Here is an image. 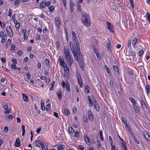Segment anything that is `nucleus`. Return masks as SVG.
Wrapping results in <instances>:
<instances>
[{"label": "nucleus", "instance_id": "obj_1", "mask_svg": "<svg viewBox=\"0 0 150 150\" xmlns=\"http://www.w3.org/2000/svg\"><path fill=\"white\" fill-rule=\"evenodd\" d=\"M69 45L71 50L74 55L75 59L77 62L78 61L79 59L80 60L82 59V55L80 53V56L77 53V48L75 46V48L74 49V46L71 42H69Z\"/></svg>", "mask_w": 150, "mask_h": 150}, {"label": "nucleus", "instance_id": "obj_2", "mask_svg": "<svg viewBox=\"0 0 150 150\" xmlns=\"http://www.w3.org/2000/svg\"><path fill=\"white\" fill-rule=\"evenodd\" d=\"M81 20L83 24L86 26L89 27L91 23L89 19V16L87 13H83L81 14Z\"/></svg>", "mask_w": 150, "mask_h": 150}, {"label": "nucleus", "instance_id": "obj_3", "mask_svg": "<svg viewBox=\"0 0 150 150\" xmlns=\"http://www.w3.org/2000/svg\"><path fill=\"white\" fill-rule=\"evenodd\" d=\"M72 38L73 40V42L74 45V46L77 47V52L79 56L80 55V49L79 45V42L78 41L77 38L76 37V33L74 31L72 32Z\"/></svg>", "mask_w": 150, "mask_h": 150}, {"label": "nucleus", "instance_id": "obj_4", "mask_svg": "<svg viewBox=\"0 0 150 150\" xmlns=\"http://www.w3.org/2000/svg\"><path fill=\"white\" fill-rule=\"evenodd\" d=\"M6 30L8 35L10 37L12 38L13 36V32L12 28L10 26H7Z\"/></svg>", "mask_w": 150, "mask_h": 150}, {"label": "nucleus", "instance_id": "obj_5", "mask_svg": "<svg viewBox=\"0 0 150 150\" xmlns=\"http://www.w3.org/2000/svg\"><path fill=\"white\" fill-rule=\"evenodd\" d=\"M61 84L63 88L66 87V89L67 91H70V85L69 83L67 82L65 84L64 81H62V82L61 83Z\"/></svg>", "mask_w": 150, "mask_h": 150}, {"label": "nucleus", "instance_id": "obj_6", "mask_svg": "<svg viewBox=\"0 0 150 150\" xmlns=\"http://www.w3.org/2000/svg\"><path fill=\"white\" fill-rule=\"evenodd\" d=\"M93 100L94 102V106L95 107V109L97 111H99V107L98 105V104L97 102L96 101V99L95 98H94V100L93 98Z\"/></svg>", "mask_w": 150, "mask_h": 150}, {"label": "nucleus", "instance_id": "obj_7", "mask_svg": "<svg viewBox=\"0 0 150 150\" xmlns=\"http://www.w3.org/2000/svg\"><path fill=\"white\" fill-rule=\"evenodd\" d=\"M64 70V75L65 76H67L69 72V69L67 66L66 67H63Z\"/></svg>", "mask_w": 150, "mask_h": 150}, {"label": "nucleus", "instance_id": "obj_8", "mask_svg": "<svg viewBox=\"0 0 150 150\" xmlns=\"http://www.w3.org/2000/svg\"><path fill=\"white\" fill-rule=\"evenodd\" d=\"M66 61L69 66H70L71 65L72 63V59L71 57L66 59Z\"/></svg>", "mask_w": 150, "mask_h": 150}, {"label": "nucleus", "instance_id": "obj_9", "mask_svg": "<svg viewBox=\"0 0 150 150\" xmlns=\"http://www.w3.org/2000/svg\"><path fill=\"white\" fill-rule=\"evenodd\" d=\"M21 141L19 138H17L16 140L15 146L17 147H19L20 145Z\"/></svg>", "mask_w": 150, "mask_h": 150}, {"label": "nucleus", "instance_id": "obj_10", "mask_svg": "<svg viewBox=\"0 0 150 150\" xmlns=\"http://www.w3.org/2000/svg\"><path fill=\"white\" fill-rule=\"evenodd\" d=\"M55 24L57 26H59L60 25L61 23L59 18L57 17L55 19Z\"/></svg>", "mask_w": 150, "mask_h": 150}, {"label": "nucleus", "instance_id": "obj_11", "mask_svg": "<svg viewBox=\"0 0 150 150\" xmlns=\"http://www.w3.org/2000/svg\"><path fill=\"white\" fill-rule=\"evenodd\" d=\"M144 135L145 138L148 141L150 142V137L149 134L146 132H144Z\"/></svg>", "mask_w": 150, "mask_h": 150}, {"label": "nucleus", "instance_id": "obj_12", "mask_svg": "<svg viewBox=\"0 0 150 150\" xmlns=\"http://www.w3.org/2000/svg\"><path fill=\"white\" fill-rule=\"evenodd\" d=\"M64 52L65 55H70L69 50L65 46L64 47Z\"/></svg>", "mask_w": 150, "mask_h": 150}, {"label": "nucleus", "instance_id": "obj_13", "mask_svg": "<svg viewBox=\"0 0 150 150\" xmlns=\"http://www.w3.org/2000/svg\"><path fill=\"white\" fill-rule=\"evenodd\" d=\"M57 96L58 98L61 100L62 98V92L61 90H58L57 92Z\"/></svg>", "mask_w": 150, "mask_h": 150}, {"label": "nucleus", "instance_id": "obj_14", "mask_svg": "<svg viewBox=\"0 0 150 150\" xmlns=\"http://www.w3.org/2000/svg\"><path fill=\"white\" fill-rule=\"evenodd\" d=\"M77 76L78 82L80 86L82 88L83 87V83L81 78L80 77H79L78 75H77Z\"/></svg>", "mask_w": 150, "mask_h": 150}, {"label": "nucleus", "instance_id": "obj_15", "mask_svg": "<svg viewBox=\"0 0 150 150\" xmlns=\"http://www.w3.org/2000/svg\"><path fill=\"white\" fill-rule=\"evenodd\" d=\"M59 64L61 66L63 67L67 66L66 63L64 60L61 62H59Z\"/></svg>", "mask_w": 150, "mask_h": 150}, {"label": "nucleus", "instance_id": "obj_16", "mask_svg": "<svg viewBox=\"0 0 150 150\" xmlns=\"http://www.w3.org/2000/svg\"><path fill=\"white\" fill-rule=\"evenodd\" d=\"M108 25H107V28L110 30L112 31V27L113 25L112 24L109 23L108 22H107Z\"/></svg>", "mask_w": 150, "mask_h": 150}, {"label": "nucleus", "instance_id": "obj_17", "mask_svg": "<svg viewBox=\"0 0 150 150\" xmlns=\"http://www.w3.org/2000/svg\"><path fill=\"white\" fill-rule=\"evenodd\" d=\"M22 96H23L24 100L25 102H27L28 101V97L26 94H23Z\"/></svg>", "mask_w": 150, "mask_h": 150}, {"label": "nucleus", "instance_id": "obj_18", "mask_svg": "<svg viewBox=\"0 0 150 150\" xmlns=\"http://www.w3.org/2000/svg\"><path fill=\"white\" fill-rule=\"evenodd\" d=\"M45 1H43L41 2L40 5V8H45Z\"/></svg>", "mask_w": 150, "mask_h": 150}, {"label": "nucleus", "instance_id": "obj_19", "mask_svg": "<svg viewBox=\"0 0 150 150\" xmlns=\"http://www.w3.org/2000/svg\"><path fill=\"white\" fill-rule=\"evenodd\" d=\"M132 40H129L128 41V44H127V47L130 50L132 49L131 47V43H132Z\"/></svg>", "mask_w": 150, "mask_h": 150}, {"label": "nucleus", "instance_id": "obj_20", "mask_svg": "<svg viewBox=\"0 0 150 150\" xmlns=\"http://www.w3.org/2000/svg\"><path fill=\"white\" fill-rule=\"evenodd\" d=\"M146 91H147V93L148 95H149V93L150 91V86L149 85H146L145 87Z\"/></svg>", "mask_w": 150, "mask_h": 150}, {"label": "nucleus", "instance_id": "obj_21", "mask_svg": "<svg viewBox=\"0 0 150 150\" xmlns=\"http://www.w3.org/2000/svg\"><path fill=\"white\" fill-rule=\"evenodd\" d=\"M140 103L143 108H146V105L142 99L140 100Z\"/></svg>", "mask_w": 150, "mask_h": 150}, {"label": "nucleus", "instance_id": "obj_22", "mask_svg": "<svg viewBox=\"0 0 150 150\" xmlns=\"http://www.w3.org/2000/svg\"><path fill=\"white\" fill-rule=\"evenodd\" d=\"M70 12L71 13H72L73 10H74V4L73 3H72L71 2L70 3Z\"/></svg>", "mask_w": 150, "mask_h": 150}, {"label": "nucleus", "instance_id": "obj_23", "mask_svg": "<svg viewBox=\"0 0 150 150\" xmlns=\"http://www.w3.org/2000/svg\"><path fill=\"white\" fill-rule=\"evenodd\" d=\"M51 109L50 105V104H48L46 106L45 109L47 111H49Z\"/></svg>", "mask_w": 150, "mask_h": 150}, {"label": "nucleus", "instance_id": "obj_24", "mask_svg": "<svg viewBox=\"0 0 150 150\" xmlns=\"http://www.w3.org/2000/svg\"><path fill=\"white\" fill-rule=\"evenodd\" d=\"M41 144L40 141L37 140L35 143V145L37 147H40Z\"/></svg>", "mask_w": 150, "mask_h": 150}, {"label": "nucleus", "instance_id": "obj_25", "mask_svg": "<svg viewBox=\"0 0 150 150\" xmlns=\"http://www.w3.org/2000/svg\"><path fill=\"white\" fill-rule=\"evenodd\" d=\"M64 146L63 145H58L57 146V149L58 150H62L64 149Z\"/></svg>", "mask_w": 150, "mask_h": 150}, {"label": "nucleus", "instance_id": "obj_26", "mask_svg": "<svg viewBox=\"0 0 150 150\" xmlns=\"http://www.w3.org/2000/svg\"><path fill=\"white\" fill-rule=\"evenodd\" d=\"M79 65L81 67V69L82 70H84V66L83 62L81 61H80L79 63Z\"/></svg>", "mask_w": 150, "mask_h": 150}, {"label": "nucleus", "instance_id": "obj_27", "mask_svg": "<svg viewBox=\"0 0 150 150\" xmlns=\"http://www.w3.org/2000/svg\"><path fill=\"white\" fill-rule=\"evenodd\" d=\"M41 148L42 150H47V146H45L43 143H41Z\"/></svg>", "mask_w": 150, "mask_h": 150}, {"label": "nucleus", "instance_id": "obj_28", "mask_svg": "<svg viewBox=\"0 0 150 150\" xmlns=\"http://www.w3.org/2000/svg\"><path fill=\"white\" fill-rule=\"evenodd\" d=\"M108 40H109V42H108V43L107 44V47L108 48V50H111L112 48L109 39Z\"/></svg>", "mask_w": 150, "mask_h": 150}, {"label": "nucleus", "instance_id": "obj_29", "mask_svg": "<svg viewBox=\"0 0 150 150\" xmlns=\"http://www.w3.org/2000/svg\"><path fill=\"white\" fill-rule=\"evenodd\" d=\"M105 69L106 70V71L109 74H110V75H111V73L110 72V71L108 68V67L106 65L105 66Z\"/></svg>", "mask_w": 150, "mask_h": 150}, {"label": "nucleus", "instance_id": "obj_30", "mask_svg": "<svg viewBox=\"0 0 150 150\" xmlns=\"http://www.w3.org/2000/svg\"><path fill=\"white\" fill-rule=\"evenodd\" d=\"M22 129L23 131V132L22 133V135L23 136L25 134V127L23 125H22Z\"/></svg>", "mask_w": 150, "mask_h": 150}, {"label": "nucleus", "instance_id": "obj_31", "mask_svg": "<svg viewBox=\"0 0 150 150\" xmlns=\"http://www.w3.org/2000/svg\"><path fill=\"white\" fill-rule=\"evenodd\" d=\"M64 112L66 115H70L69 110L67 109H66L64 110Z\"/></svg>", "mask_w": 150, "mask_h": 150}, {"label": "nucleus", "instance_id": "obj_32", "mask_svg": "<svg viewBox=\"0 0 150 150\" xmlns=\"http://www.w3.org/2000/svg\"><path fill=\"white\" fill-rule=\"evenodd\" d=\"M129 100L131 101L132 103L134 105L135 104H136V102L135 101V100L132 97H131L129 98Z\"/></svg>", "mask_w": 150, "mask_h": 150}, {"label": "nucleus", "instance_id": "obj_33", "mask_svg": "<svg viewBox=\"0 0 150 150\" xmlns=\"http://www.w3.org/2000/svg\"><path fill=\"white\" fill-rule=\"evenodd\" d=\"M100 139L102 141L104 140V138L103 135V131L102 130H100Z\"/></svg>", "mask_w": 150, "mask_h": 150}, {"label": "nucleus", "instance_id": "obj_34", "mask_svg": "<svg viewBox=\"0 0 150 150\" xmlns=\"http://www.w3.org/2000/svg\"><path fill=\"white\" fill-rule=\"evenodd\" d=\"M49 9V11L52 12L53 11L54 8L53 6H51L50 7H48Z\"/></svg>", "mask_w": 150, "mask_h": 150}, {"label": "nucleus", "instance_id": "obj_35", "mask_svg": "<svg viewBox=\"0 0 150 150\" xmlns=\"http://www.w3.org/2000/svg\"><path fill=\"white\" fill-rule=\"evenodd\" d=\"M137 39L136 38H134V39L133 40V41H132V45L133 46H135L137 41Z\"/></svg>", "mask_w": 150, "mask_h": 150}, {"label": "nucleus", "instance_id": "obj_36", "mask_svg": "<svg viewBox=\"0 0 150 150\" xmlns=\"http://www.w3.org/2000/svg\"><path fill=\"white\" fill-rule=\"evenodd\" d=\"M55 81H53L52 82V84L51 85V87H50V91H52V90L53 89L54 86L55 84Z\"/></svg>", "mask_w": 150, "mask_h": 150}, {"label": "nucleus", "instance_id": "obj_37", "mask_svg": "<svg viewBox=\"0 0 150 150\" xmlns=\"http://www.w3.org/2000/svg\"><path fill=\"white\" fill-rule=\"evenodd\" d=\"M113 68L114 70L117 73H119V69L118 67L116 66H113Z\"/></svg>", "mask_w": 150, "mask_h": 150}, {"label": "nucleus", "instance_id": "obj_38", "mask_svg": "<svg viewBox=\"0 0 150 150\" xmlns=\"http://www.w3.org/2000/svg\"><path fill=\"white\" fill-rule=\"evenodd\" d=\"M121 120L122 122L125 124L127 123L126 120L123 116H122L121 117Z\"/></svg>", "mask_w": 150, "mask_h": 150}, {"label": "nucleus", "instance_id": "obj_39", "mask_svg": "<svg viewBox=\"0 0 150 150\" xmlns=\"http://www.w3.org/2000/svg\"><path fill=\"white\" fill-rule=\"evenodd\" d=\"M125 127H126V129L127 130L128 129L129 130V131L130 132L131 129H130V127L129 125L128 124H127V123H126V124H125Z\"/></svg>", "mask_w": 150, "mask_h": 150}, {"label": "nucleus", "instance_id": "obj_40", "mask_svg": "<svg viewBox=\"0 0 150 150\" xmlns=\"http://www.w3.org/2000/svg\"><path fill=\"white\" fill-rule=\"evenodd\" d=\"M85 91L87 93H88L90 92L89 87L87 86H86L85 87Z\"/></svg>", "mask_w": 150, "mask_h": 150}, {"label": "nucleus", "instance_id": "obj_41", "mask_svg": "<svg viewBox=\"0 0 150 150\" xmlns=\"http://www.w3.org/2000/svg\"><path fill=\"white\" fill-rule=\"evenodd\" d=\"M133 109L136 112L139 111V108L137 106H134L133 108Z\"/></svg>", "mask_w": 150, "mask_h": 150}, {"label": "nucleus", "instance_id": "obj_42", "mask_svg": "<svg viewBox=\"0 0 150 150\" xmlns=\"http://www.w3.org/2000/svg\"><path fill=\"white\" fill-rule=\"evenodd\" d=\"M20 27V23H18L16 24L15 28L16 30H18Z\"/></svg>", "mask_w": 150, "mask_h": 150}, {"label": "nucleus", "instance_id": "obj_43", "mask_svg": "<svg viewBox=\"0 0 150 150\" xmlns=\"http://www.w3.org/2000/svg\"><path fill=\"white\" fill-rule=\"evenodd\" d=\"M121 143L122 147H124V146H126V143L124 140L121 141Z\"/></svg>", "mask_w": 150, "mask_h": 150}, {"label": "nucleus", "instance_id": "obj_44", "mask_svg": "<svg viewBox=\"0 0 150 150\" xmlns=\"http://www.w3.org/2000/svg\"><path fill=\"white\" fill-rule=\"evenodd\" d=\"M121 143L122 147H124V146H126V143L124 140L121 141Z\"/></svg>", "mask_w": 150, "mask_h": 150}, {"label": "nucleus", "instance_id": "obj_45", "mask_svg": "<svg viewBox=\"0 0 150 150\" xmlns=\"http://www.w3.org/2000/svg\"><path fill=\"white\" fill-rule=\"evenodd\" d=\"M121 143L122 147H124V146H126V143L124 140L121 141Z\"/></svg>", "mask_w": 150, "mask_h": 150}, {"label": "nucleus", "instance_id": "obj_46", "mask_svg": "<svg viewBox=\"0 0 150 150\" xmlns=\"http://www.w3.org/2000/svg\"><path fill=\"white\" fill-rule=\"evenodd\" d=\"M133 138L134 139L135 142L137 144H139V141L137 139V138L135 137L134 135L133 136Z\"/></svg>", "mask_w": 150, "mask_h": 150}, {"label": "nucleus", "instance_id": "obj_47", "mask_svg": "<svg viewBox=\"0 0 150 150\" xmlns=\"http://www.w3.org/2000/svg\"><path fill=\"white\" fill-rule=\"evenodd\" d=\"M45 62L47 66L49 67L50 66V63L49 60L47 59H45Z\"/></svg>", "mask_w": 150, "mask_h": 150}, {"label": "nucleus", "instance_id": "obj_48", "mask_svg": "<svg viewBox=\"0 0 150 150\" xmlns=\"http://www.w3.org/2000/svg\"><path fill=\"white\" fill-rule=\"evenodd\" d=\"M97 145L98 146V148L99 149H100L101 146V143L100 142L98 141H97Z\"/></svg>", "mask_w": 150, "mask_h": 150}, {"label": "nucleus", "instance_id": "obj_49", "mask_svg": "<svg viewBox=\"0 0 150 150\" xmlns=\"http://www.w3.org/2000/svg\"><path fill=\"white\" fill-rule=\"evenodd\" d=\"M11 67L13 69H16V67L15 64H12L11 65Z\"/></svg>", "mask_w": 150, "mask_h": 150}, {"label": "nucleus", "instance_id": "obj_50", "mask_svg": "<svg viewBox=\"0 0 150 150\" xmlns=\"http://www.w3.org/2000/svg\"><path fill=\"white\" fill-rule=\"evenodd\" d=\"M69 130L70 133H72L74 132V129L72 127H69Z\"/></svg>", "mask_w": 150, "mask_h": 150}, {"label": "nucleus", "instance_id": "obj_51", "mask_svg": "<svg viewBox=\"0 0 150 150\" xmlns=\"http://www.w3.org/2000/svg\"><path fill=\"white\" fill-rule=\"evenodd\" d=\"M78 149L79 150H83L84 149V147L82 145H80L79 146Z\"/></svg>", "mask_w": 150, "mask_h": 150}, {"label": "nucleus", "instance_id": "obj_52", "mask_svg": "<svg viewBox=\"0 0 150 150\" xmlns=\"http://www.w3.org/2000/svg\"><path fill=\"white\" fill-rule=\"evenodd\" d=\"M14 5L16 6L19 4V1L18 0H16L14 2Z\"/></svg>", "mask_w": 150, "mask_h": 150}, {"label": "nucleus", "instance_id": "obj_53", "mask_svg": "<svg viewBox=\"0 0 150 150\" xmlns=\"http://www.w3.org/2000/svg\"><path fill=\"white\" fill-rule=\"evenodd\" d=\"M79 133L78 132V131L76 132H75L74 133V136L76 138H78L79 137Z\"/></svg>", "mask_w": 150, "mask_h": 150}, {"label": "nucleus", "instance_id": "obj_54", "mask_svg": "<svg viewBox=\"0 0 150 150\" xmlns=\"http://www.w3.org/2000/svg\"><path fill=\"white\" fill-rule=\"evenodd\" d=\"M85 139L86 142H87L89 143H90V141L89 139V138L86 136V137L85 136Z\"/></svg>", "mask_w": 150, "mask_h": 150}, {"label": "nucleus", "instance_id": "obj_55", "mask_svg": "<svg viewBox=\"0 0 150 150\" xmlns=\"http://www.w3.org/2000/svg\"><path fill=\"white\" fill-rule=\"evenodd\" d=\"M4 132L6 133H7L8 131V127H5L4 129Z\"/></svg>", "mask_w": 150, "mask_h": 150}, {"label": "nucleus", "instance_id": "obj_56", "mask_svg": "<svg viewBox=\"0 0 150 150\" xmlns=\"http://www.w3.org/2000/svg\"><path fill=\"white\" fill-rule=\"evenodd\" d=\"M1 62L3 63H5L6 62V61L5 58L3 57L1 58Z\"/></svg>", "mask_w": 150, "mask_h": 150}, {"label": "nucleus", "instance_id": "obj_57", "mask_svg": "<svg viewBox=\"0 0 150 150\" xmlns=\"http://www.w3.org/2000/svg\"><path fill=\"white\" fill-rule=\"evenodd\" d=\"M3 23H4L3 25L1 21H0V25H1L2 28H3L5 26V23L3 22Z\"/></svg>", "mask_w": 150, "mask_h": 150}, {"label": "nucleus", "instance_id": "obj_58", "mask_svg": "<svg viewBox=\"0 0 150 150\" xmlns=\"http://www.w3.org/2000/svg\"><path fill=\"white\" fill-rule=\"evenodd\" d=\"M88 118L91 121H92L93 120V116H88Z\"/></svg>", "mask_w": 150, "mask_h": 150}, {"label": "nucleus", "instance_id": "obj_59", "mask_svg": "<svg viewBox=\"0 0 150 150\" xmlns=\"http://www.w3.org/2000/svg\"><path fill=\"white\" fill-rule=\"evenodd\" d=\"M144 53V51L143 50H142L139 52V55L140 56H141Z\"/></svg>", "mask_w": 150, "mask_h": 150}, {"label": "nucleus", "instance_id": "obj_60", "mask_svg": "<svg viewBox=\"0 0 150 150\" xmlns=\"http://www.w3.org/2000/svg\"><path fill=\"white\" fill-rule=\"evenodd\" d=\"M12 13V10H11V9H10L9 10L8 13V16H11Z\"/></svg>", "mask_w": 150, "mask_h": 150}, {"label": "nucleus", "instance_id": "obj_61", "mask_svg": "<svg viewBox=\"0 0 150 150\" xmlns=\"http://www.w3.org/2000/svg\"><path fill=\"white\" fill-rule=\"evenodd\" d=\"M93 105V102L92 100L89 101V105L90 106H92Z\"/></svg>", "mask_w": 150, "mask_h": 150}, {"label": "nucleus", "instance_id": "obj_62", "mask_svg": "<svg viewBox=\"0 0 150 150\" xmlns=\"http://www.w3.org/2000/svg\"><path fill=\"white\" fill-rule=\"evenodd\" d=\"M11 110L9 108H8L6 110H5L4 111L5 113H9L10 112Z\"/></svg>", "mask_w": 150, "mask_h": 150}, {"label": "nucleus", "instance_id": "obj_63", "mask_svg": "<svg viewBox=\"0 0 150 150\" xmlns=\"http://www.w3.org/2000/svg\"><path fill=\"white\" fill-rule=\"evenodd\" d=\"M83 120L84 121L86 122V123H87V118L86 116L84 115L83 116Z\"/></svg>", "mask_w": 150, "mask_h": 150}, {"label": "nucleus", "instance_id": "obj_64", "mask_svg": "<svg viewBox=\"0 0 150 150\" xmlns=\"http://www.w3.org/2000/svg\"><path fill=\"white\" fill-rule=\"evenodd\" d=\"M146 17L148 20L150 19V13H146Z\"/></svg>", "mask_w": 150, "mask_h": 150}]
</instances>
